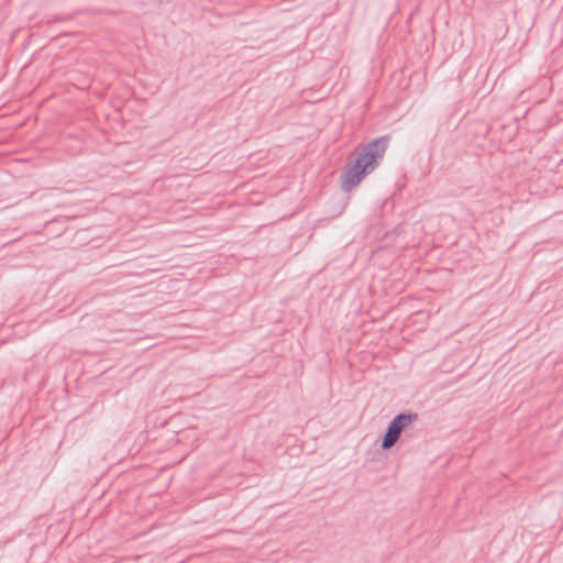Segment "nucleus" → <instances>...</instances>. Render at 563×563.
<instances>
[{"label": "nucleus", "instance_id": "nucleus-2", "mask_svg": "<svg viewBox=\"0 0 563 563\" xmlns=\"http://www.w3.org/2000/svg\"><path fill=\"white\" fill-rule=\"evenodd\" d=\"M417 419L418 413L416 412L405 411L396 415L385 430L380 448L383 450L391 449L399 440L402 431Z\"/></svg>", "mask_w": 563, "mask_h": 563}, {"label": "nucleus", "instance_id": "nucleus-1", "mask_svg": "<svg viewBox=\"0 0 563 563\" xmlns=\"http://www.w3.org/2000/svg\"><path fill=\"white\" fill-rule=\"evenodd\" d=\"M389 141V135H382L360 146L356 157L349 164L340 177L341 189L344 192L352 191L368 174L379 166L388 148Z\"/></svg>", "mask_w": 563, "mask_h": 563}]
</instances>
